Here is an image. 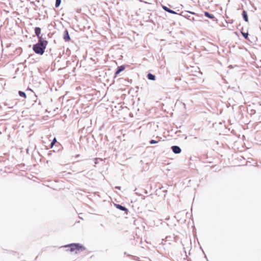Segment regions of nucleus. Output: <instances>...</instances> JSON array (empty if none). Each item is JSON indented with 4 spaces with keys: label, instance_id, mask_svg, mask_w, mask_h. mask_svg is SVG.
<instances>
[{
    "label": "nucleus",
    "instance_id": "15",
    "mask_svg": "<svg viewBox=\"0 0 261 261\" xmlns=\"http://www.w3.org/2000/svg\"><path fill=\"white\" fill-rule=\"evenodd\" d=\"M158 142L156 141H155L154 140H152L150 141V143L151 144H155V143H157Z\"/></svg>",
    "mask_w": 261,
    "mask_h": 261
},
{
    "label": "nucleus",
    "instance_id": "8",
    "mask_svg": "<svg viewBox=\"0 0 261 261\" xmlns=\"http://www.w3.org/2000/svg\"><path fill=\"white\" fill-rule=\"evenodd\" d=\"M35 33L36 34V35L39 37L40 33H41V30L39 28H35Z\"/></svg>",
    "mask_w": 261,
    "mask_h": 261
},
{
    "label": "nucleus",
    "instance_id": "7",
    "mask_svg": "<svg viewBox=\"0 0 261 261\" xmlns=\"http://www.w3.org/2000/svg\"><path fill=\"white\" fill-rule=\"evenodd\" d=\"M243 17L246 22H248V18L247 16V12L245 11H243L242 13Z\"/></svg>",
    "mask_w": 261,
    "mask_h": 261
},
{
    "label": "nucleus",
    "instance_id": "10",
    "mask_svg": "<svg viewBox=\"0 0 261 261\" xmlns=\"http://www.w3.org/2000/svg\"><path fill=\"white\" fill-rule=\"evenodd\" d=\"M116 206L117 208H118V209L121 210L122 211H127V209L125 207H124V206H122L120 205L116 204Z\"/></svg>",
    "mask_w": 261,
    "mask_h": 261
},
{
    "label": "nucleus",
    "instance_id": "3",
    "mask_svg": "<svg viewBox=\"0 0 261 261\" xmlns=\"http://www.w3.org/2000/svg\"><path fill=\"white\" fill-rule=\"evenodd\" d=\"M173 152L175 153H179L181 152V149L177 146H173L171 147Z\"/></svg>",
    "mask_w": 261,
    "mask_h": 261
},
{
    "label": "nucleus",
    "instance_id": "5",
    "mask_svg": "<svg viewBox=\"0 0 261 261\" xmlns=\"http://www.w3.org/2000/svg\"><path fill=\"white\" fill-rule=\"evenodd\" d=\"M64 39H65V40L66 41H68L70 40V37H69V35L68 34V31L66 30L64 32Z\"/></svg>",
    "mask_w": 261,
    "mask_h": 261
},
{
    "label": "nucleus",
    "instance_id": "16",
    "mask_svg": "<svg viewBox=\"0 0 261 261\" xmlns=\"http://www.w3.org/2000/svg\"><path fill=\"white\" fill-rule=\"evenodd\" d=\"M248 35V33H243V35L245 38H247Z\"/></svg>",
    "mask_w": 261,
    "mask_h": 261
},
{
    "label": "nucleus",
    "instance_id": "17",
    "mask_svg": "<svg viewBox=\"0 0 261 261\" xmlns=\"http://www.w3.org/2000/svg\"><path fill=\"white\" fill-rule=\"evenodd\" d=\"M116 188L119 189H120V187H116Z\"/></svg>",
    "mask_w": 261,
    "mask_h": 261
},
{
    "label": "nucleus",
    "instance_id": "2",
    "mask_svg": "<svg viewBox=\"0 0 261 261\" xmlns=\"http://www.w3.org/2000/svg\"><path fill=\"white\" fill-rule=\"evenodd\" d=\"M76 250L75 253H77L80 251L84 250L82 246H80L78 244H73L70 245V250L73 251Z\"/></svg>",
    "mask_w": 261,
    "mask_h": 261
},
{
    "label": "nucleus",
    "instance_id": "1",
    "mask_svg": "<svg viewBox=\"0 0 261 261\" xmlns=\"http://www.w3.org/2000/svg\"><path fill=\"white\" fill-rule=\"evenodd\" d=\"M46 41H42L40 39L39 42L34 45L33 50L36 54L42 55L44 53V50L46 48Z\"/></svg>",
    "mask_w": 261,
    "mask_h": 261
},
{
    "label": "nucleus",
    "instance_id": "13",
    "mask_svg": "<svg viewBox=\"0 0 261 261\" xmlns=\"http://www.w3.org/2000/svg\"><path fill=\"white\" fill-rule=\"evenodd\" d=\"M19 94L20 96L23 97L24 98L26 97V95H25V93H24L23 92L19 91Z\"/></svg>",
    "mask_w": 261,
    "mask_h": 261
},
{
    "label": "nucleus",
    "instance_id": "14",
    "mask_svg": "<svg viewBox=\"0 0 261 261\" xmlns=\"http://www.w3.org/2000/svg\"><path fill=\"white\" fill-rule=\"evenodd\" d=\"M57 142V140L56 138H54V139L53 140V142H51V147H52L55 144V143Z\"/></svg>",
    "mask_w": 261,
    "mask_h": 261
},
{
    "label": "nucleus",
    "instance_id": "6",
    "mask_svg": "<svg viewBox=\"0 0 261 261\" xmlns=\"http://www.w3.org/2000/svg\"><path fill=\"white\" fill-rule=\"evenodd\" d=\"M163 8L164 10H165L167 12H168L170 13H172V14H176V12H174V11L172 10H170V9H169L168 8H167V7L166 6H163Z\"/></svg>",
    "mask_w": 261,
    "mask_h": 261
},
{
    "label": "nucleus",
    "instance_id": "11",
    "mask_svg": "<svg viewBox=\"0 0 261 261\" xmlns=\"http://www.w3.org/2000/svg\"><path fill=\"white\" fill-rule=\"evenodd\" d=\"M204 15L207 17H208V18H211V19H213V18H214V16L213 15L210 14L209 13L206 12L204 13Z\"/></svg>",
    "mask_w": 261,
    "mask_h": 261
},
{
    "label": "nucleus",
    "instance_id": "12",
    "mask_svg": "<svg viewBox=\"0 0 261 261\" xmlns=\"http://www.w3.org/2000/svg\"><path fill=\"white\" fill-rule=\"evenodd\" d=\"M61 0H56V7H58L61 4Z\"/></svg>",
    "mask_w": 261,
    "mask_h": 261
},
{
    "label": "nucleus",
    "instance_id": "9",
    "mask_svg": "<svg viewBox=\"0 0 261 261\" xmlns=\"http://www.w3.org/2000/svg\"><path fill=\"white\" fill-rule=\"evenodd\" d=\"M147 77L148 79L150 80H155V76L151 73H149L147 75Z\"/></svg>",
    "mask_w": 261,
    "mask_h": 261
},
{
    "label": "nucleus",
    "instance_id": "4",
    "mask_svg": "<svg viewBox=\"0 0 261 261\" xmlns=\"http://www.w3.org/2000/svg\"><path fill=\"white\" fill-rule=\"evenodd\" d=\"M124 69H125L124 66H119L117 70L116 71V72L115 73V74L117 75V74H119L121 71L124 70Z\"/></svg>",
    "mask_w": 261,
    "mask_h": 261
}]
</instances>
